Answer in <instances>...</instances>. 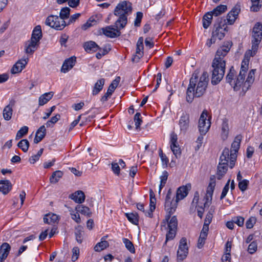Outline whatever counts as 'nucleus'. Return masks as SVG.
Listing matches in <instances>:
<instances>
[{
    "mask_svg": "<svg viewBox=\"0 0 262 262\" xmlns=\"http://www.w3.org/2000/svg\"><path fill=\"white\" fill-rule=\"evenodd\" d=\"M232 45L231 41H226L216 51L212 63L211 83L213 85L218 84L224 76L226 67L225 57L230 51Z\"/></svg>",
    "mask_w": 262,
    "mask_h": 262,
    "instance_id": "f257e3e1",
    "label": "nucleus"
},
{
    "mask_svg": "<svg viewBox=\"0 0 262 262\" xmlns=\"http://www.w3.org/2000/svg\"><path fill=\"white\" fill-rule=\"evenodd\" d=\"M208 80L206 72H204L199 79L196 74L192 75L186 92V101L188 103H191L194 97L199 98L204 95L206 91Z\"/></svg>",
    "mask_w": 262,
    "mask_h": 262,
    "instance_id": "f03ea898",
    "label": "nucleus"
},
{
    "mask_svg": "<svg viewBox=\"0 0 262 262\" xmlns=\"http://www.w3.org/2000/svg\"><path fill=\"white\" fill-rule=\"evenodd\" d=\"M190 188V184L180 187L177 189L176 199L172 193L171 189H169L165 198V209L169 214V216L171 215L176 210L178 202L188 195Z\"/></svg>",
    "mask_w": 262,
    "mask_h": 262,
    "instance_id": "7ed1b4c3",
    "label": "nucleus"
},
{
    "mask_svg": "<svg viewBox=\"0 0 262 262\" xmlns=\"http://www.w3.org/2000/svg\"><path fill=\"white\" fill-rule=\"evenodd\" d=\"M132 11V4L129 1H123L118 3L114 11V15L118 17L115 25H119L120 28H125L127 24V17Z\"/></svg>",
    "mask_w": 262,
    "mask_h": 262,
    "instance_id": "20e7f679",
    "label": "nucleus"
},
{
    "mask_svg": "<svg viewBox=\"0 0 262 262\" xmlns=\"http://www.w3.org/2000/svg\"><path fill=\"white\" fill-rule=\"evenodd\" d=\"M227 31L226 20L223 17L217 18L214 24L211 37L207 41L206 45L210 47L212 44L215 43L217 40H222L225 37V33Z\"/></svg>",
    "mask_w": 262,
    "mask_h": 262,
    "instance_id": "39448f33",
    "label": "nucleus"
},
{
    "mask_svg": "<svg viewBox=\"0 0 262 262\" xmlns=\"http://www.w3.org/2000/svg\"><path fill=\"white\" fill-rule=\"evenodd\" d=\"M230 167L229 149L225 148L220 156V162L217 166L216 176L219 180H221L226 174Z\"/></svg>",
    "mask_w": 262,
    "mask_h": 262,
    "instance_id": "423d86ee",
    "label": "nucleus"
},
{
    "mask_svg": "<svg viewBox=\"0 0 262 262\" xmlns=\"http://www.w3.org/2000/svg\"><path fill=\"white\" fill-rule=\"evenodd\" d=\"M168 214L166 217L165 220L168 223V230L166 235V240L164 243V245H166L168 241H171L175 237L178 225V221L176 216H172L170 221H168L171 215L169 216V214Z\"/></svg>",
    "mask_w": 262,
    "mask_h": 262,
    "instance_id": "0eeeda50",
    "label": "nucleus"
},
{
    "mask_svg": "<svg viewBox=\"0 0 262 262\" xmlns=\"http://www.w3.org/2000/svg\"><path fill=\"white\" fill-rule=\"evenodd\" d=\"M243 136L241 135H237L231 144V148L229 151L230 168H232L235 165V162L237 158V153L240 147L241 142Z\"/></svg>",
    "mask_w": 262,
    "mask_h": 262,
    "instance_id": "6e6552de",
    "label": "nucleus"
},
{
    "mask_svg": "<svg viewBox=\"0 0 262 262\" xmlns=\"http://www.w3.org/2000/svg\"><path fill=\"white\" fill-rule=\"evenodd\" d=\"M236 72L234 68L232 67L227 75L226 76V79L227 83L232 86L234 91L239 90L243 85L244 81L239 79V75H238L237 78H235Z\"/></svg>",
    "mask_w": 262,
    "mask_h": 262,
    "instance_id": "1a4fd4ad",
    "label": "nucleus"
},
{
    "mask_svg": "<svg viewBox=\"0 0 262 262\" xmlns=\"http://www.w3.org/2000/svg\"><path fill=\"white\" fill-rule=\"evenodd\" d=\"M45 24L57 30H62L66 26L64 20L57 15H51L46 18Z\"/></svg>",
    "mask_w": 262,
    "mask_h": 262,
    "instance_id": "9d476101",
    "label": "nucleus"
},
{
    "mask_svg": "<svg viewBox=\"0 0 262 262\" xmlns=\"http://www.w3.org/2000/svg\"><path fill=\"white\" fill-rule=\"evenodd\" d=\"M215 185V176L212 175L210 177V182L207 188L206 193L203 200L205 201L204 207H209L211 204Z\"/></svg>",
    "mask_w": 262,
    "mask_h": 262,
    "instance_id": "9b49d317",
    "label": "nucleus"
},
{
    "mask_svg": "<svg viewBox=\"0 0 262 262\" xmlns=\"http://www.w3.org/2000/svg\"><path fill=\"white\" fill-rule=\"evenodd\" d=\"M208 113L207 111L204 110L202 113L199 120V129L201 135H205L210 127L211 122L209 119L207 121Z\"/></svg>",
    "mask_w": 262,
    "mask_h": 262,
    "instance_id": "f8f14e48",
    "label": "nucleus"
},
{
    "mask_svg": "<svg viewBox=\"0 0 262 262\" xmlns=\"http://www.w3.org/2000/svg\"><path fill=\"white\" fill-rule=\"evenodd\" d=\"M123 28L119 27V25L107 26L105 28H102L100 30V33H102L106 36L110 38H116L121 35L120 30Z\"/></svg>",
    "mask_w": 262,
    "mask_h": 262,
    "instance_id": "ddd939ff",
    "label": "nucleus"
},
{
    "mask_svg": "<svg viewBox=\"0 0 262 262\" xmlns=\"http://www.w3.org/2000/svg\"><path fill=\"white\" fill-rule=\"evenodd\" d=\"M188 253V247L187 244V239L182 237L180 241L179 248L177 251V258L178 260H183Z\"/></svg>",
    "mask_w": 262,
    "mask_h": 262,
    "instance_id": "4468645a",
    "label": "nucleus"
},
{
    "mask_svg": "<svg viewBox=\"0 0 262 262\" xmlns=\"http://www.w3.org/2000/svg\"><path fill=\"white\" fill-rule=\"evenodd\" d=\"M241 11V6L239 5L236 4L232 10L228 13L227 15L226 25H233Z\"/></svg>",
    "mask_w": 262,
    "mask_h": 262,
    "instance_id": "2eb2a0df",
    "label": "nucleus"
},
{
    "mask_svg": "<svg viewBox=\"0 0 262 262\" xmlns=\"http://www.w3.org/2000/svg\"><path fill=\"white\" fill-rule=\"evenodd\" d=\"M120 79V77L118 76L112 81L108 88L107 92L102 97L101 99V101L105 102L108 100V98L111 96L116 88L118 86Z\"/></svg>",
    "mask_w": 262,
    "mask_h": 262,
    "instance_id": "dca6fc26",
    "label": "nucleus"
},
{
    "mask_svg": "<svg viewBox=\"0 0 262 262\" xmlns=\"http://www.w3.org/2000/svg\"><path fill=\"white\" fill-rule=\"evenodd\" d=\"M190 123L189 114L186 113H183L180 117L179 125L180 130L182 132L186 133L188 130Z\"/></svg>",
    "mask_w": 262,
    "mask_h": 262,
    "instance_id": "f3484780",
    "label": "nucleus"
},
{
    "mask_svg": "<svg viewBox=\"0 0 262 262\" xmlns=\"http://www.w3.org/2000/svg\"><path fill=\"white\" fill-rule=\"evenodd\" d=\"M256 70L252 69L248 73V77L245 81L243 82L242 89L243 92H247L253 84L255 79V73Z\"/></svg>",
    "mask_w": 262,
    "mask_h": 262,
    "instance_id": "a211bd4d",
    "label": "nucleus"
},
{
    "mask_svg": "<svg viewBox=\"0 0 262 262\" xmlns=\"http://www.w3.org/2000/svg\"><path fill=\"white\" fill-rule=\"evenodd\" d=\"M29 61L28 58H23L17 61L13 66L11 72L12 74L20 73L25 68Z\"/></svg>",
    "mask_w": 262,
    "mask_h": 262,
    "instance_id": "6ab92c4d",
    "label": "nucleus"
},
{
    "mask_svg": "<svg viewBox=\"0 0 262 262\" xmlns=\"http://www.w3.org/2000/svg\"><path fill=\"white\" fill-rule=\"evenodd\" d=\"M39 43L29 39L25 43V52L27 54H33L36 50L38 48Z\"/></svg>",
    "mask_w": 262,
    "mask_h": 262,
    "instance_id": "aec40b11",
    "label": "nucleus"
},
{
    "mask_svg": "<svg viewBox=\"0 0 262 262\" xmlns=\"http://www.w3.org/2000/svg\"><path fill=\"white\" fill-rule=\"evenodd\" d=\"M15 100L12 99L10 101L9 104L6 106L4 108L3 116L5 120L9 121L11 119L13 113V107L15 105Z\"/></svg>",
    "mask_w": 262,
    "mask_h": 262,
    "instance_id": "412c9836",
    "label": "nucleus"
},
{
    "mask_svg": "<svg viewBox=\"0 0 262 262\" xmlns=\"http://www.w3.org/2000/svg\"><path fill=\"white\" fill-rule=\"evenodd\" d=\"M76 59L75 56L71 57L66 60L63 63L61 69V72L64 73L68 72L75 64Z\"/></svg>",
    "mask_w": 262,
    "mask_h": 262,
    "instance_id": "4be33fe9",
    "label": "nucleus"
},
{
    "mask_svg": "<svg viewBox=\"0 0 262 262\" xmlns=\"http://www.w3.org/2000/svg\"><path fill=\"white\" fill-rule=\"evenodd\" d=\"M252 37L254 39L261 40L262 24L258 22L254 25L253 28Z\"/></svg>",
    "mask_w": 262,
    "mask_h": 262,
    "instance_id": "5701e85b",
    "label": "nucleus"
},
{
    "mask_svg": "<svg viewBox=\"0 0 262 262\" xmlns=\"http://www.w3.org/2000/svg\"><path fill=\"white\" fill-rule=\"evenodd\" d=\"M11 250V246L7 243H4L0 246V258L5 260Z\"/></svg>",
    "mask_w": 262,
    "mask_h": 262,
    "instance_id": "b1692460",
    "label": "nucleus"
},
{
    "mask_svg": "<svg viewBox=\"0 0 262 262\" xmlns=\"http://www.w3.org/2000/svg\"><path fill=\"white\" fill-rule=\"evenodd\" d=\"M70 198L76 203L81 204L84 201L85 196L83 191L78 190L72 193Z\"/></svg>",
    "mask_w": 262,
    "mask_h": 262,
    "instance_id": "393cba45",
    "label": "nucleus"
},
{
    "mask_svg": "<svg viewBox=\"0 0 262 262\" xmlns=\"http://www.w3.org/2000/svg\"><path fill=\"white\" fill-rule=\"evenodd\" d=\"M46 134V129L45 125L41 126L37 130L35 137L34 139V143H38L45 137Z\"/></svg>",
    "mask_w": 262,
    "mask_h": 262,
    "instance_id": "a878e982",
    "label": "nucleus"
},
{
    "mask_svg": "<svg viewBox=\"0 0 262 262\" xmlns=\"http://www.w3.org/2000/svg\"><path fill=\"white\" fill-rule=\"evenodd\" d=\"M12 189V185L9 180L0 181V191L3 194H7Z\"/></svg>",
    "mask_w": 262,
    "mask_h": 262,
    "instance_id": "bb28decb",
    "label": "nucleus"
},
{
    "mask_svg": "<svg viewBox=\"0 0 262 262\" xmlns=\"http://www.w3.org/2000/svg\"><path fill=\"white\" fill-rule=\"evenodd\" d=\"M83 48L87 52H96L100 48L97 43L93 41H90L84 43Z\"/></svg>",
    "mask_w": 262,
    "mask_h": 262,
    "instance_id": "cd10ccee",
    "label": "nucleus"
},
{
    "mask_svg": "<svg viewBox=\"0 0 262 262\" xmlns=\"http://www.w3.org/2000/svg\"><path fill=\"white\" fill-rule=\"evenodd\" d=\"M42 37V32L40 26L38 25L36 26L31 35V39L37 41L39 43V41Z\"/></svg>",
    "mask_w": 262,
    "mask_h": 262,
    "instance_id": "c85d7f7f",
    "label": "nucleus"
},
{
    "mask_svg": "<svg viewBox=\"0 0 262 262\" xmlns=\"http://www.w3.org/2000/svg\"><path fill=\"white\" fill-rule=\"evenodd\" d=\"M53 92H50L48 93H46L41 95L39 98V105L42 106L46 104L48 101H49L52 99V98L53 96Z\"/></svg>",
    "mask_w": 262,
    "mask_h": 262,
    "instance_id": "c756f323",
    "label": "nucleus"
},
{
    "mask_svg": "<svg viewBox=\"0 0 262 262\" xmlns=\"http://www.w3.org/2000/svg\"><path fill=\"white\" fill-rule=\"evenodd\" d=\"M249 61L248 60L244 59L241 65V70L239 73V79L245 80V75L248 69Z\"/></svg>",
    "mask_w": 262,
    "mask_h": 262,
    "instance_id": "7c9ffc66",
    "label": "nucleus"
},
{
    "mask_svg": "<svg viewBox=\"0 0 262 262\" xmlns=\"http://www.w3.org/2000/svg\"><path fill=\"white\" fill-rule=\"evenodd\" d=\"M229 134V125L227 119H224L222 124L221 138L223 140L227 139Z\"/></svg>",
    "mask_w": 262,
    "mask_h": 262,
    "instance_id": "2f4dec72",
    "label": "nucleus"
},
{
    "mask_svg": "<svg viewBox=\"0 0 262 262\" xmlns=\"http://www.w3.org/2000/svg\"><path fill=\"white\" fill-rule=\"evenodd\" d=\"M105 83V79L101 78L97 80L94 85L92 91V94L93 95H97L103 89Z\"/></svg>",
    "mask_w": 262,
    "mask_h": 262,
    "instance_id": "473e14b6",
    "label": "nucleus"
},
{
    "mask_svg": "<svg viewBox=\"0 0 262 262\" xmlns=\"http://www.w3.org/2000/svg\"><path fill=\"white\" fill-rule=\"evenodd\" d=\"M59 221V216L55 214L49 213L43 217V221L45 223L52 224L56 223Z\"/></svg>",
    "mask_w": 262,
    "mask_h": 262,
    "instance_id": "72a5a7b5",
    "label": "nucleus"
},
{
    "mask_svg": "<svg viewBox=\"0 0 262 262\" xmlns=\"http://www.w3.org/2000/svg\"><path fill=\"white\" fill-rule=\"evenodd\" d=\"M212 14L210 12H207L206 13L203 17V26L205 29H207L211 23L212 17Z\"/></svg>",
    "mask_w": 262,
    "mask_h": 262,
    "instance_id": "f704fd0d",
    "label": "nucleus"
},
{
    "mask_svg": "<svg viewBox=\"0 0 262 262\" xmlns=\"http://www.w3.org/2000/svg\"><path fill=\"white\" fill-rule=\"evenodd\" d=\"M76 210L82 214L88 216H90L92 214L90 208L83 205H78L76 207Z\"/></svg>",
    "mask_w": 262,
    "mask_h": 262,
    "instance_id": "c9c22d12",
    "label": "nucleus"
},
{
    "mask_svg": "<svg viewBox=\"0 0 262 262\" xmlns=\"http://www.w3.org/2000/svg\"><path fill=\"white\" fill-rule=\"evenodd\" d=\"M143 38L140 37L138 40L136 47V54L138 55L139 58L143 55Z\"/></svg>",
    "mask_w": 262,
    "mask_h": 262,
    "instance_id": "e433bc0d",
    "label": "nucleus"
},
{
    "mask_svg": "<svg viewBox=\"0 0 262 262\" xmlns=\"http://www.w3.org/2000/svg\"><path fill=\"white\" fill-rule=\"evenodd\" d=\"M227 9V7L226 5H220L217 6L215 9H214L210 12L212 14L213 16H217L224 12H225Z\"/></svg>",
    "mask_w": 262,
    "mask_h": 262,
    "instance_id": "4c0bfd02",
    "label": "nucleus"
},
{
    "mask_svg": "<svg viewBox=\"0 0 262 262\" xmlns=\"http://www.w3.org/2000/svg\"><path fill=\"white\" fill-rule=\"evenodd\" d=\"M128 220L134 225H138L139 222V216L137 213H126L125 214Z\"/></svg>",
    "mask_w": 262,
    "mask_h": 262,
    "instance_id": "58836bf2",
    "label": "nucleus"
},
{
    "mask_svg": "<svg viewBox=\"0 0 262 262\" xmlns=\"http://www.w3.org/2000/svg\"><path fill=\"white\" fill-rule=\"evenodd\" d=\"M75 234L76 241H77L78 243L81 244L82 242L83 239V227L81 226H78L76 228Z\"/></svg>",
    "mask_w": 262,
    "mask_h": 262,
    "instance_id": "ea45409f",
    "label": "nucleus"
},
{
    "mask_svg": "<svg viewBox=\"0 0 262 262\" xmlns=\"http://www.w3.org/2000/svg\"><path fill=\"white\" fill-rule=\"evenodd\" d=\"M63 173L61 171L57 170L54 172L50 178L51 183H56L59 179L62 177Z\"/></svg>",
    "mask_w": 262,
    "mask_h": 262,
    "instance_id": "a19ab883",
    "label": "nucleus"
},
{
    "mask_svg": "<svg viewBox=\"0 0 262 262\" xmlns=\"http://www.w3.org/2000/svg\"><path fill=\"white\" fill-rule=\"evenodd\" d=\"M123 242L125 245L126 249L132 253H135V249L133 243L126 238H123Z\"/></svg>",
    "mask_w": 262,
    "mask_h": 262,
    "instance_id": "79ce46f5",
    "label": "nucleus"
},
{
    "mask_svg": "<svg viewBox=\"0 0 262 262\" xmlns=\"http://www.w3.org/2000/svg\"><path fill=\"white\" fill-rule=\"evenodd\" d=\"M108 246L109 244L107 241H101V242H99L94 247V249L96 251L100 252L106 248L107 247H108Z\"/></svg>",
    "mask_w": 262,
    "mask_h": 262,
    "instance_id": "37998d69",
    "label": "nucleus"
},
{
    "mask_svg": "<svg viewBox=\"0 0 262 262\" xmlns=\"http://www.w3.org/2000/svg\"><path fill=\"white\" fill-rule=\"evenodd\" d=\"M17 146L24 152H26L28 150L29 142L27 139H23L18 143Z\"/></svg>",
    "mask_w": 262,
    "mask_h": 262,
    "instance_id": "c03bdc74",
    "label": "nucleus"
},
{
    "mask_svg": "<svg viewBox=\"0 0 262 262\" xmlns=\"http://www.w3.org/2000/svg\"><path fill=\"white\" fill-rule=\"evenodd\" d=\"M60 119V115L56 114L55 116L52 117L50 120L47 121L46 123L47 127H53V125Z\"/></svg>",
    "mask_w": 262,
    "mask_h": 262,
    "instance_id": "a18cd8bd",
    "label": "nucleus"
},
{
    "mask_svg": "<svg viewBox=\"0 0 262 262\" xmlns=\"http://www.w3.org/2000/svg\"><path fill=\"white\" fill-rule=\"evenodd\" d=\"M70 12V9L69 8H63L60 12V16H59V17L64 20L65 19H67L69 17Z\"/></svg>",
    "mask_w": 262,
    "mask_h": 262,
    "instance_id": "49530a36",
    "label": "nucleus"
},
{
    "mask_svg": "<svg viewBox=\"0 0 262 262\" xmlns=\"http://www.w3.org/2000/svg\"><path fill=\"white\" fill-rule=\"evenodd\" d=\"M170 148L177 158H180L181 155V148L178 144L173 145H170Z\"/></svg>",
    "mask_w": 262,
    "mask_h": 262,
    "instance_id": "de8ad7c7",
    "label": "nucleus"
},
{
    "mask_svg": "<svg viewBox=\"0 0 262 262\" xmlns=\"http://www.w3.org/2000/svg\"><path fill=\"white\" fill-rule=\"evenodd\" d=\"M134 121L137 129H140V126L142 122V117L140 113H137L134 116Z\"/></svg>",
    "mask_w": 262,
    "mask_h": 262,
    "instance_id": "09e8293b",
    "label": "nucleus"
},
{
    "mask_svg": "<svg viewBox=\"0 0 262 262\" xmlns=\"http://www.w3.org/2000/svg\"><path fill=\"white\" fill-rule=\"evenodd\" d=\"M97 21L96 20L90 18L85 24L82 26L81 28L83 30H86L91 27L95 25Z\"/></svg>",
    "mask_w": 262,
    "mask_h": 262,
    "instance_id": "8fccbe9b",
    "label": "nucleus"
},
{
    "mask_svg": "<svg viewBox=\"0 0 262 262\" xmlns=\"http://www.w3.org/2000/svg\"><path fill=\"white\" fill-rule=\"evenodd\" d=\"M28 127L26 126L22 127L17 133L16 139H19L22 138L24 136L26 135L28 132Z\"/></svg>",
    "mask_w": 262,
    "mask_h": 262,
    "instance_id": "3c124183",
    "label": "nucleus"
},
{
    "mask_svg": "<svg viewBox=\"0 0 262 262\" xmlns=\"http://www.w3.org/2000/svg\"><path fill=\"white\" fill-rule=\"evenodd\" d=\"M143 14L141 12H138L136 14V17L134 21V26L135 27H140Z\"/></svg>",
    "mask_w": 262,
    "mask_h": 262,
    "instance_id": "603ef678",
    "label": "nucleus"
},
{
    "mask_svg": "<svg viewBox=\"0 0 262 262\" xmlns=\"http://www.w3.org/2000/svg\"><path fill=\"white\" fill-rule=\"evenodd\" d=\"M214 212V210L210 208V210L207 214L206 217L204 220V223L206 225H209L211 223L212 221V219L213 217V213Z\"/></svg>",
    "mask_w": 262,
    "mask_h": 262,
    "instance_id": "864d4df0",
    "label": "nucleus"
},
{
    "mask_svg": "<svg viewBox=\"0 0 262 262\" xmlns=\"http://www.w3.org/2000/svg\"><path fill=\"white\" fill-rule=\"evenodd\" d=\"M256 219L255 217H250L246 222V226L247 229H251L256 223Z\"/></svg>",
    "mask_w": 262,
    "mask_h": 262,
    "instance_id": "5fc2aeb1",
    "label": "nucleus"
},
{
    "mask_svg": "<svg viewBox=\"0 0 262 262\" xmlns=\"http://www.w3.org/2000/svg\"><path fill=\"white\" fill-rule=\"evenodd\" d=\"M249 184V181L247 180H243L242 181H241L238 183V187L239 189L242 191H244L247 189V187Z\"/></svg>",
    "mask_w": 262,
    "mask_h": 262,
    "instance_id": "6e6d98bb",
    "label": "nucleus"
},
{
    "mask_svg": "<svg viewBox=\"0 0 262 262\" xmlns=\"http://www.w3.org/2000/svg\"><path fill=\"white\" fill-rule=\"evenodd\" d=\"M112 169L113 170V171L114 172V173L117 175V176H119V174H120V166L119 165V163H118V162H113L112 163Z\"/></svg>",
    "mask_w": 262,
    "mask_h": 262,
    "instance_id": "4d7b16f0",
    "label": "nucleus"
},
{
    "mask_svg": "<svg viewBox=\"0 0 262 262\" xmlns=\"http://www.w3.org/2000/svg\"><path fill=\"white\" fill-rule=\"evenodd\" d=\"M72 260L75 261L77 260L79 255V249L77 247H74L72 249Z\"/></svg>",
    "mask_w": 262,
    "mask_h": 262,
    "instance_id": "13d9d810",
    "label": "nucleus"
},
{
    "mask_svg": "<svg viewBox=\"0 0 262 262\" xmlns=\"http://www.w3.org/2000/svg\"><path fill=\"white\" fill-rule=\"evenodd\" d=\"M230 182V180H229L227 181L226 185H225V186L224 187L223 189L222 192V193H221V196H220L221 200L223 199L226 196L227 192H228L229 189Z\"/></svg>",
    "mask_w": 262,
    "mask_h": 262,
    "instance_id": "bf43d9fd",
    "label": "nucleus"
},
{
    "mask_svg": "<svg viewBox=\"0 0 262 262\" xmlns=\"http://www.w3.org/2000/svg\"><path fill=\"white\" fill-rule=\"evenodd\" d=\"M234 224H237L238 226L242 227L244 223V218L242 216H236L232 219Z\"/></svg>",
    "mask_w": 262,
    "mask_h": 262,
    "instance_id": "052dcab7",
    "label": "nucleus"
},
{
    "mask_svg": "<svg viewBox=\"0 0 262 262\" xmlns=\"http://www.w3.org/2000/svg\"><path fill=\"white\" fill-rule=\"evenodd\" d=\"M260 40H258L257 39H252V51L254 52L255 53H256L258 48V45L259 43L260 42Z\"/></svg>",
    "mask_w": 262,
    "mask_h": 262,
    "instance_id": "680f3d73",
    "label": "nucleus"
},
{
    "mask_svg": "<svg viewBox=\"0 0 262 262\" xmlns=\"http://www.w3.org/2000/svg\"><path fill=\"white\" fill-rule=\"evenodd\" d=\"M72 219L75 221L77 223H80L81 222V219L78 212H75L74 211H72L70 213Z\"/></svg>",
    "mask_w": 262,
    "mask_h": 262,
    "instance_id": "e2e57ef3",
    "label": "nucleus"
},
{
    "mask_svg": "<svg viewBox=\"0 0 262 262\" xmlns=\"http://www.w3.org/2000/svg\"><path fill=\"white\" fill-rule=\"evenodd\" d=\"M257 250V244L255 242H252L248 246V251L250 253H254Z\"/></svg>",
    "mask_w": 262,
    "mask_h": 262,
    "instance_id": "0e129e2a",
    "label": "nucleus"
},
{
    "mask_svg": "<svg viewBox=\"0 0 262 262\" xmlns=\"http://www.w3.org/2000/svg\"><path fill=\"white\" fill-rule=\"evenodd\" d=\"M204 135L201 134L197 139L196 141V145L195 146V150L196 151L198 150L202 145Z\"/></svg>",
    "mask_w": 262,
    "mask_h": 262,
    "instance_id": "69168bd1",
    "label": "nucleus"
},
{
    "mask_svg": "<svg viewBox=\"0 0 262 262\" xmlns=\"http://www.w3.org/2000/svg\"><path fill=\"white\" fill-rule=\"evenodd\" d=\"M178 137L177 135L174 133V132H172L170 134V145H173L175 144H177L178 143Z\"/></svg>",
    "mask_w": 262,
    "mask_h": 262,
    "instance_id": "338daca9",
    "label": "nucleus"
},
{
    "mask_svg": "<svg viewBox=\"0 0 262 262\" xmlns=\"http://www.w3.org/2000/svg\"><path fill=\"white\" fill-rule=\"evenodd\" d=\"M252 5L250 8L251 11L257 12L261 7V5L260 3H252Z\"/></svg>",
    "mask_w": 262,
    "mask_h": 262,
    "instance_id": "774afa93",
    "label": "nucleus"
}]
</instances>
